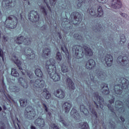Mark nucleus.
Masks as SVG:
<instances>
[{
  "mask_svg": "<svg viewBox=\"0 0 129 129\" xmlns=\"http://www.w3.org/2000/svg\"><path fill=\"white\" fill-rule=\"evenodd\" d=\"M42 107L43 108H44L45 111L46 112H47L48 113L47 116L48 115L49 118L51 119V112H48V105H47V104L45 103V102H42Z\"/></svg>",
  "mask_w": 129,
  "mask_h": 129,
  "instance_id": "31",
  "label": "nucleus"
},
{
  "mask_svg": "<svg viewBox=\"0 0 129 129\" xmlns=\"http://www.w3.org/2000/svg\"><path fill=\"white\" fill-rule=\"evenodd\" d=\"M19 102L20 103V105L22 106V107H25L27 105V101L25 100L20 99Z\"/></svg>",
  "mask_w": 129,
  "mask_h": 129,
  "instance_id": "41",
  "label": "nucleus"
},
{
  "mask_svg": "<svg viewBox=\"0 0 129 129\" xmlns=\"http://www.w3.org/2000/svg\"><path fill=\"white\" fill-rule=\"evenodd\" d=\"M59 39H62V37L61 36V35H59Z\"/></svg>",
  "mask_w": 129,
  "mask_h": 129,
  "instance_id": "63",
  "label": "nucleus"
},
{
  "mask_svg": "<svg viewBox=\"0 0 129 129\" xmlns=\"http://www.w3.org/2000/svg\"><path fill=\"white\" fill-rule=\"evenodd\" d=\"M71 115L73 117H74L75 119L77 120L80 119V115H79V113L77 112L76 109L73 108L71 112Z\"/></svg>",
  "mask_w": 129,
  "mask_h": 129,
  "instance_id": "22",
  "label": "nucleus"
},
{
  "mask_svg": "<svg viewBox=\"0 0 129 129\" xmlns=\"http://www.w3.org/2000/svg\"><path fill=\"white\" fill-rule=\"evenodd\" d=\"M74 19L77 22L76 23V25L77 24H80V22L82 21V17L81 16V14L79 13H76V16H74Z\"/></svg>",
  "mask_w": 129,
  "mask_h": 129,
  "instance_id": "26",
  "label": "nucleus"
},
{
  "mask_svg": "<svg viewBox=\"0 0 129 129\" xmlns=\"http://www.w3.org/2000/svg\"><path fill=\"white\" fill-rule=\"evenodd\" d=\"M79 126L81 129H89V126L87 122H82L79 123Z\"/></svg>",
  "mask_w": 129,
  "mask_h": 129,
  "instance_id": "30",
  "label": "nucleus"
},
{
  "mask_svg": "<svg viewBox=\"0 0 129 129\" xmlns=\"http://www.w3.org/2000/svg\"><path fill=\"white\" fill-rule=\"evenodd\" d=\"M59 121L62 123L64 126H68V123L67 122L65 121L64 119H63V117L62 116L60 117V119H59Z\"/></svg>",
  "mask_w": 129,
  "mask_h": 129,
  "instance_id": "42",
  "label": "nucleus"
},
{
  "mask_svg": "<svg viewBox=\"0 0 129 129\" xmlns=\"http://www.w3.org/2000/svg\"><path fill=\"white\" fill-rule=\"evenodd\" d=\"M117 62L118 63L121 64L122 66H128L129 65V61L128 59H127V56H120L117 58Z\"/></svg>",
  "mask_w": 129,
  "mask_h": 129,
  "instance_id": "14",
  "label": "nucleus"
},
{
  "mask_svg": "<svg viewBox=\"0 0 129 129\" xmlns=\"http://www.w3.org/2000/svg\"><path fill=\"white\" fill-rule=\"evenodd\" d=\"M98 3H101L102 4H105V7L107 9H110V5L109 4H107V2H108V0H97Z\"/></svg>",
  "mask_w": 129,
  "mask_h": 129,
  "instance_id": "34",
  "label": "nucleus"
},
{
  "mask_svg": "<svg viewBox=\"0 0 129 129\" xmlns=\"http://www.w3.org/2000/svg\"><path fill=\"white\" fill-rule=\"evenodd\" d=\"M110 6L113 9H120L121 8V1L120 0H112V4Z\"/></svg>",
  "mask_w": 129,
  "mask_h": 129,
  "instance_id": "17",
  "label": "nucleus"
},
{
  "mask_svg": "<svg viewBox=\"0 0 129 129\" xmlns=\"http://www.w3.org/2000/svg\"><path fill=\"white\" fill-rule=\"evenodd\" d=\"M90 77L92 81H93L94 80V78L93 77V78L91 77V75H90Z\"/></svg>",
  "mask_w": 129,
  "mask_h": 129,
  "instance_id": "60",
  "label": "nucleus"
},
{
  "mask_svg": "<svg viewBox=\"0 0 129 129\" xmlns=\"http://www.w3.org/2000/svg\"><path fill=\"white\" fill-rule=\"evenodd\" d=\"M98 77L99 79L103 80V78H105L106 77V75H105V73L100 72L99 74H98Z\"/></svg>",
  "mask_w": 129,
  "mask_h": 129,
  "instance_id": "39",
  "label": "nucleus"
},
{
  "mask_svg": "<svg viewBox=\"0 0 129 129\" xmlns=\"http://www.w3.org/2000/svg\"><path fill=\"white\" fill-rule=\"evenodd\" d=\"M101 29H102V27H100V26H99L98 28H97V32H99V31H101Z\"/></svg>",
  "mask_w": 129,
  "mask_h": 129,
  "instance_id": "53",
  "label": "nucleus"
},
{
  "mask_svg": "<svg viewBox=\"0 0 129 129\" xmlns=\"http://www.w3.org/2000/svg\"><path fill=\"white\" fill-rule=\"evenodd\" d=\"M95 67V61L93 59L89 60L86 64L87 69H89V70H91V69H92V68H94Z\"/></svg>",
  "mask_w": 129,
  "mask_h": 129,
  "instance_id": "21",
  "label": "nucleus"
},
{
  "mask_svg": "<svg viewBox=\"0 0 129 129\" xmlns=\"http://www.w3.org/2000/svg\"><path fill=\"white\" fill-rule=\"evenodd\" d=\"M63 108L65 110L66 113H68L69 111H70V109H71V107H72V105L68 102H65L62 106Z\"/></svg>",
  "mask_w": 129,
  "mask_h": 129,
  "instance_id": "25",
  "label": "nucleus"
},
{
  "mask_svg": "<svg viewBox=\"0 0 129 129\" xmlns=\"http://www.w3.org/2000/svg\"><path fill=\"white\" fill-rule=\"evenodd\" d=\"M13 123H14V125H15V128L17 129V125H16V122L14 120H13Z\"/></svg>",
  "mask_w": 129,
  "mask_h": 129,
  "instance_id": "58",
  "label": "nucleus"
},
{
  "mask_svg": "<svg viewBox=\"0 0 129 129\" xmlns=\"http://www.w3.org/2000/svg\"><path fill=\"white\" fill-rule=\"evenodd\" d=\"M79 3L78 4V8H82L83 7H85L86 5L88 4H91L92 3V0H78Z\"/></svg>",
  "mask_w": 129,
  "mask_h": 129,
  "instance_id": "19",
  "label": "nucleus"
},
{
  "mask_svg": "<svg viewBox=\"0 0 129 129\" xmlns=\"http://www.w3.org/2000/svg\"><path fill=\"white\" fill-rule=\"evenodd\" d=\"M61 49L62 50V52L64 53L66 57H67V58H69V52H68V50H67V48H66V46H64V48L61 47Z\"/></svg>",
  "mask_w": 129,
  "mask_h": 129,
  "instance_id": "37",
  "label": "nucleus"
},
{
  "mask_svg": "<svg viewBox=\"0 0 129 129\" xmlns=\"http://www.w3.org/2000/svg\"><path fill=\"white\" fill-rule=\"evenodd\" d=\"M55 61L53 58L47 60L45 62V68L47 69L50 78L53 81L56 82L60 80V76L56 73Z\"/></svg>",
  "mask_w": 129,
  "mask_h": 129,
  "instance_id": "1",
  "label": "nucleus"
},
{
  "mask_svg": "<svg viewBox=\"0 0 129 129\" xmlns=\"http://www.w3.org/2000/svg\"><path fill=\"white\" fill-rule=\"evenodd\" d=\"M17 125H18V127L19 129H21V128L20 127V125L19 124V123H17Z\"/></svg>",
  "mask_w": 129,
  "mask_h": 129,
  "instance_id": "61",
  "label": "nucleus"
},
{
  "mask_svg": "<svg viewBox=\"0 0 129 129\" xmlns=\"http://www.w3.org/2000/svg\"><path fill=\"white\" fill-rule=\"evenodd\" d=\"M108 107L110 110H112V108H111V105H108Z\"/></svg>",
  "mask_w": 129,
  "mask_h": 129,
  "instance_id": "55",
  "label": "nucleus"
},
{
  "mask_svg": "<svg viewBox=\"0 0 129 129\" xmlns=\"http://www.w3.org/2000/svg\"><path fill=\"white\" fill-rule=\"evenodd\" d=\"M111 127H112L113 128H114V125H111Z\"/></svg>",
  "mask_w": 129,
  "mask_h": 129,
  "instance_id": "64",
  "label": "nucleus"
},
{
  "mask_svg": "<svg viewBox=\"0 0 129 129\" xmlns=\"http://www.w3.org/2000/svg\"><path fill=\"white\" fill-rule=\"evenodd\" d=\"M41 11L44 14L45 16L47 15V12H46V9H45V7H42L41 8Z\"/></svg>",
  "mask_w": 129,
  "mask_h": 129,
  "instance_id": "45",
  "label": "nucleus"
},
{
  "mask_svg": "<svg viewBox=\"0 0 129 129\" xmlns=\"http://www.w3.org/2000/svg\"><path fill=\"white\" fill-rule=\"evenodd\" d=\"M126 41V39H125V36H124V35L122 34L120 35V44L121 45H123L124 43H125V41Z\"/></svg>",
  "mask_w": 129,
  "mask_h": 129,
  "instance_id": "38",
  "label": "nucleus"
},
{
  "mask_svg": "<svg viewBox=\"0 0 129 129\" xmlns=\"http://www.w3.org/2000/svg\"><path fill=\"white\" fill-rule=\"evenodd\" d=\"M18 25V17L11 16L8 17L5 23V26L8 29H15Z\"/></svg>",
  "mask_w": 129,
  "mask_h": 129,
  "instance_id": "4",
  "label": "nucleus"
},
{
  "mask_svg": "<svg viewBox=\"0 0 129 129\" xmlns=\"http://www.w3.org/2000/svg\"><path fill=\"white\" fill-rule=\"evenodd\" d=\"M11 75L12 76H14V77H18V76L20 75V74H19V73H18V72H17L16 69H12V72H11Z\"/></svg>",
  "mask_w": 129,
  "mask_h": 129,
  "instance_id": "36",
  "label": "nucleus"
},
{
  "mask_svg": "<svg viewBox=\"0 0 129 129\" xmlns=\"http://www.w3.org/2000/svg\"><path fill=\"white\" fill-rule=\"evenodd\" d=\"M56 58L57 61H61L62 60V56H61V53L57 52L56 55Z\"/></svg>",
  "mask_w": 129,
  "mask_h": 129,
  "instance_id": "43",
  "label": "nucleus"
},
{
  "mask_svg": "<svg viewBox=\"0 0 129 129\" xmlns=\"http://www.w3.org/2000/svg\"><path fill=\"white\" fill-rule=\"evenodd\" d=\"M106 62L107 66H111L112 65V61H113V58H112V56L110 54H107L105 58V60H101V62Z\"/></svg>",
  "mask_w": 129,
  "mask_h": 129,
  "instance_id": "16",
  "label": "nucleus"
},
{
  "mask_svg": "<svg viewBox=\"0 0 129 129\" xmlns=\"http://www.w3.org/2000/svg\"><path fill=\"white\" fill-rule=\"evenodd\" d=\"M19 83L24 87V88H27L28 87V84L27 82L23 79V78H20L19 79Z\"/></svg>",
  "mask_w": 129,
  "mask_h": 129,
  "instance_id": "29",
  "label": "nucleus"
},
{
  "mask_svg": "<svg viewBox=\"0 0 129 129\" xmlns=\"http://www.w3.org/2000/svg\"><path fill=\"white\" fill-rule=\"evenodd\" d=\"M115 105V108H118L119 110H120V109L123 107V103L120 101H116Z\"/></svg>",
  "mask_w": 129,
  "mask_h": 129,
  "instance_id": "33",
  "label": "nucleus"
},
{
  "mask_svg": "<svg viewBox=\"0 0 129 129\" xmlns=\"http://www.w3.org/2000/svg\"><path fill=\"white\" fill-rule=\"evenodd\" d=\"M15 0H4L2 2V6L8 10L10 8L15 7Z\"/></svg>",
  "mask_w": 129,
  "mask_h": 129,
  "instance_id": "15",
  "label": "nucleus"
},
{
  "mask_svg": "<svg viewBox=\"0 0 129 129\" xmlns=\"http://www.w3.org/2000/svg\"><path fill=\"white\" fill-rule=\"evenodd\" d=\"M9 38H8V37H6V36H4V41H5V42H7V41H8V39Z\"/></svg>",
  "mask_w": 129,
  "mask_h": 129,
  "instance_id": "54",
  "label": "nucleus"
},
{
  "mask_svg": "<svg viewBox=\"0 0 129 129\" xmlns=\"http://www.w3.org/2000/svg\"><path fill=\"white\" fill-rule=\"evenodd\" d=\"M88 11H89V13L91 16L93 17H102L103 16V11H102V8L99 6L98 8L97 12L98 15L96 14V9L94 8H91V9H89Z\"/></svg>",
  "mask_w": 129,
  "mask_h": 129,
  "instance_id": "8",
  "label": "nucleus"
},
{
  "mask_svg": "<svg viewBox=\"0 0 129 129\" xmlns=\"http://www.w3.org/2000/svg\"><path fill=\"white\" fill-rule=\"evenodd\" d=\"M25 115L28 119H33L36 116V112L33 109L32 106H29L25 109Z\"/></svg>",
  "mask_w": 129,
  "mask_h": 129,
  "instance_id": "6",
  "label": "nucleus"
},
{
  "mask_svg": "<svg viewBox=\"0 0 129 129\" xmlns=\"http://www.w3.org/2000/svg\"><path fill=\"white\" fill-rule=\"evenodd\" d=\"M12 60L19 68V70H21L22 75H26V73L28 76H29V78H33V77L34 76V74H33V73H32L31 72H26V70L23 69V68L21 67L22 66V62L20 60H19V59H18L17 56H16L14 54H13Z\"/></svg>",
  "mask_w": 129,
  "mask_h": 129,
  "instance_id": "3",
  "label": "nucleus"
},
{
  "mask_svg": "<svg viewBox=\"0 0 129 129\" xmlns=\"http://www.w3.org/2000/svg\"><path fill=\"white\" fill-rule=\"evenodd\" d=\"M40 96H41V97L45 98V99H49L50 97H51V94H50L49 91H48L47 89H44L43 92L41 93Z\"/></svg>",
  "mask_w": 129,
  "mask_h": 129,
  "instance_id": "23",
  "label": "nucleus"
},
{
  "mask_svg": "<svg viewBox=\"0 0 129 129\" xmlns=\"http://www.w3.org/2000/svg\"><path fill=\"white\" fill-rule=\"evenodd\" d=\"M0 129H6L5 123L3 122H0Z\"/></svg>",
  "mask_w": 129,
  "mask_h": 129,
  "instance_id": "47",
  "label": "nucleus"
},
{
  "mask_svg": "<svg viewBox=\"0 0 129 129\" xmlns=\"http://www.w3.org/2000/svg\"><path fill=\"white\" fill-rule=\"evenodd\" d=\"M20 17H21V20H22V19H23V15H22V13H21V14H20Z\"/></svg>",
  "mask_w": 129,
  "mask_h": 129,
  "instance_id": "62",
  "label": "nucleus"
},
{
  "mask_svg": "<svg viewBox=\"0 0 129 129\" xmlns=\"http://www.w3.org/2000/svg\"><path fill=\"white\" fill-rule=\"evenodd\" d=\"M80 111L81 112H83L84 114L87 115L88 113H89V111L92 113V114L96 117H97V114H96V112L93 109H91L90 106H89V109L85 108V106L83 105H81L80 106Z\"/></svg>",
  "mask_w": 129,
  "mask_h": 129,
  "instance_id": "11",
  "label": "nucleus"
},
{
  "mask_svg": "<svg viewBox=\"0 0 129 129\" xmlns=\"http://www.w3.org/2000/svg\"><path fill=\"white\" fill-rule=\"evenodd\" d=\"M94 98H95V103L96 105L97 108H98V105L97 103L99 104V106L100 108H103V104H104V100L102 97L98 96V93H96L94 95ZM97 102V103H96Z\"/></svg>",
  "mask_w": 129,
  "mask_h": 129,
  "instance_id": "9",
  "label": "nucleus"
},
{
  "mask_svg": "<svg viewBox=\"0 0 129 129\" xmlns=\"http://www.w3.org/2000/svg\"><path fill=\"white\" fill-rule=\"evenodd\" d=\"M22 50H23V51H22L23 54L25 55L26 58L28 59H34V58H35V53H34L32 49L26 47L24 49L23 48Z\"/></svg>",
  "mask_w": 129,
  "mask_h": 129,
  "instance_id": "10",
  "label": "nucleus"
},
{
  "mask_svg": "<svg viewBox=\"0 0 129 129\" xmlns=\"http://www.w3.org/2000/svg\"><path fill=\"white\" fill-rule=\"evenodd\" d=\"M61 71L63 73H66V72H68V68L66 66V64H63L61 66Z\"/></svg>",
  "mask_w": 129,
  "mask_h": 129,
  "instance_id": "40",
  "label": "nucleus"
},
{
  "mask_svg": "<svg viewBox=\"0 0 129 129\" xmlns=\"http://www.w3.org/2000/svg\"><path fill=\"white\" fill-rule=\"evenodd\" d=\"M102 93L103 94H105V95L108 94L109 93V90L108 89V86H107L106 84L105 85L102 89Z\"/></svg>",
  "mask_w": 129,
  "mask_h": 129,
  "instance_id": "32",
  "label": "nucleus"
},
{
  "mask_svg": "<svg viewBox=\"0 0 129 129\" xmlns=\"http://www.w3.org/2000/svg\"><path fill=\"white\" fill-rule=\"evenodd\" d=\"M117 81L120 84L116 85L114 86V91L116 94L120 95L122 93V90L123 89H128V86L129 84V82L126 80V79L121 78L120 79H117Z\"/></svg>",
  "mask_w": 129,
  "mask_h": 129,
  "instance_id": "2",
  "label": "nucleus"
},
{
  "mask_svg": "<svg viewBox=\"0 0 129 129\" xmlns=\"http://www.w3.org/2000/svg\"><path fill=\"white\" fill-rule=\"evenodd\" d=\"M3 109L6 110V109H7V107H6V106H3Z\"/></svg>",
  "mask_w": 129,
  "mask_h": 129,
  "instance_id": "59",
  "label": "nucleus"
},
{
  "mask_svg": "<svg viewBox=\"0 0 129 129\" xmlns=\"http://www.w3.org/2000/svg\"><path fill=\"white\" fill-rule=\"evenodd\" d=\"M74 38H75L77 40H82V36L78 35V34H75L74 35Z\"/></svg>",
  "mask_w": 129,
  "mask_h": 129,
  "instance_id": "44",
  "label": "nucleus"
},
{
  "mask_svg": "<svg viewBox=\"0 0 129 129\" xmlns=\"http://www.w3.org/2000/svg\"><path fill=\"white\" fill-rule=\"evenodd\" d=\"M14 92H19L20 91V89H18V87H14Z\"/></svg>",
  "mask_w": 129,
  "mask_h": 129,
  "instance_id": "49",
  "label": "nucleus"
},
{
  "mask_svg": "<svg viewBox=\"0 0 129 129\" xmlns=\"http://www.w3.org/2000/svg\"><path fill=\"white\" fill-rule=\"evenodd\" d=\"M30 85L32 87H33V88H35V89H38V88H43V87L45 86V81L37 79L34 82L33 80H31Z\"/></svg>",
  "mask_w": 129,
  "mask_h": 129,
  "instance_id": "7",
  "label": "nucleus"
},
{
  "mask_svg": "<svg viewBox=\"0 0 129 129\" xmlns=\"http://www.w3.org/2000/svg\"><path fill=\"white\" fill-rule=\"evenodd\" d=\"M28 19L31 22H36L39 20L38 12L36 11H31L30 14L28 15Z\"/></svg>",
  "mask_w": 129,
  "mask_h": 129,
  "instance_id": "12",
  "label": "nucleus"
},
{
  "mask_svg": "<svg viewBox=\"0 0 129 129\" xmlns=\"http://www.w3.org/2000/svg\"><path fill=\"white\" fill-rule=\"evenodd\" d=\"M34 123L36 126H39V127H44L45 126V121L42 118H38L35 121Z\"/></svg>",
  "mask_w": 129,
  "mask_h": 129,
  "instance_id": "18",
  "label": "nucleus"
},
{
  "mask_svg": "<svg viewBox=\"0 0 129 129\" xmlns=\"http://www.w3.org/2000/svg\"><path fill=\"white\" fill-rule=\"evenodd\" d=\"M54 95L56 97H57V98H64V97H65V92L61 89L55 91L54 93Z\"/></svg>",
  "mask_w": 129,
  "mask_h": 129,
  "instance_id": "20",
  "label": "nucleus"
},
{
  "mask_svg": "<svg viewBox=\"0 0 129 129\" xmlns=\"http://www.w3.org/2000/svg\"><path fill=\"white\" fill-rule=\"evenodd\" d=\"M120 15L122 17H123V18H126L127 17V15L126 14H125V13H121Z\"/></svg>",
  "mask_w": 129,
  "mask_h": 129,
  "instance_id": "51",
  "label": "nucleus"
},
{
  "mask_svg": "<svg viewBox=\"0 0 129 129\" xmlns=\"http://www.w3.org/2000/svg\"><path fill=\"white\" fill-rule=\"evenodd\" d=\"M35 73L38 77H42L43 76V73L41 69H37L35 71Z\"/></svg>",
  "mask_w": 129,
  "mask_h": 129,
  "instance_id": "35",
  "label": "nucleus"
},
{
  "mask_svg": "<svg viewBox=\"0 0 129 129\" xmlns=\"http://www.w3.org/2000/svg\"><path fill=\"white\" fill-rule=\"evenodd\" d=\"M51 55V50L50 49L46 48L43 51L42 57L43 59H47L49 58Z\"/></svg>",
  "mask_w": 129,
  "mask_h": 129,
  "instance_id": "24",
  "label": "nucleus"
},
{
  "mask_svg": "<svg viewBox=\"0 0 129 129\" xmlns=\"http://www.w3.org/2000/svg\"><path fill=\"white\" fill-rule=\"evenodd\" d=\"M0 57H2V60L4 61V52L1 49L0 50Z\"/></svg>",
  "mask_w": 129,
  "mask_h": 129,
  "instance_id": "48",
  "label": "nucleus"
},
{
  "mask_svg": "<svg viewBox=\"0 0 129 129\" xmlns=\"http://www.w3.org/2000/svg\"><path fill=\"white\" fill-rule=\"evenodd\" d=\"M112 100H110L109 101V102L111 104H112V103H113V102H114V98L112 97Z\"/></svg>",
  "mask_w": 129,
  "mask_h": 129,
  "instance_id": "52",
  "label": "nucleus"
},
{
  "mask_svg": "<svg viewBox=\"0 0 129 129\" xmlns=\"http://www.w3.org/2000/svg\"><path fill=\"white\" fill-rule=\"evenodd\" d=\"M67 83L68 86H69L70 89H73V90H74V89H75V86H74V83H73L72 80H71V79L69 78L67 79Z\"/></svg>",
  "mask_w": 129,
  "mask_h": 129,
  "instance_id": "28",
  "label": "nucleus"
},
{
  "mask_svg": "<svg viewBox=\"0 0 129 129\" xmlns=\"http://www.w3.org/2000/svg\"><path fill=\"white\" fill-rule=\"evenodd\" d=\"M30 128H31V129H36V127H35V126H33V125H31Z\"/></svg>",
  "mask_w": 129,
  "mask_h": 129,
  "instance_id": "56",
  "label": "nucleus"
},
{
  "mask_svg": "<svg viewBox=\"0 0 129 129\" xmlns=\"http://www.w3.org/2000/svg\"><path fill=\"white\" fill-rule=\"evenodd\" d=\"M44 3H45L46 7L48 8L49 11H51V8H50V6H49L48 3L46 2V0H44Z\"/></svg>",
  "mask_w": 129,
  "mask_h": 129,
  "instance_id": "50",
  "label": "nucleus"
},
{
  "mask_svg": "<svg viewBox=\"0 0 129 129\" xmlns=\"http://www.w3.org/2000/svg\"><path fill=\"white\" fill-rule=\"evenodd\" d=\"M84 49L85 50V55H88V56H92L93 53L92 52V50L90 49L87 46H84Z\"/></svg>",
  "mask_w": 129,
  "mask_h": 129,
  "instance_id": "27",
  "label": "nucleus"
},
{
  "mask_svg": "<svg viewBox=\"0 0 129 129\" xmlns=\"http://www.w3.org/2000/svg\"><path fill=\"white\" fill-rule=\"evenodd\" d=\"M120 119L122 121H124V118L121 117H120Z\"/></svg>",
  "mask_w": 129,
  "mask_h": 129,
  "instance_id": "57",
  "label": "nucleus"
},
{
  "mask_svg": "<svg viewBox=\"0 0 129 129\" xmlns=\"http://www.w3.org/2000/svg\"><path fill=\"white\" fill-rule=\"evenodd\" d=\"M17 44H23V45H30L31 38H24L23 36H20L16 40Z\"/></svg>",
  "mask_w": 129,
  "mask_h": 129,
  "instance_id": "13",
  "label": "nucleus"
},
{
  "mask_svg": "<svg viewBox=\"0 0 129 129\" xmlns=\"http://www.w3.org/2000/svg\"><path fill=\"white\" fill-rule=\"evenodd\" d=\"M73 53H75L78 59L83 58V56H84V52H83V47L79 45L74 46L73 47Z\"/></svg>",
  "mask_w": 129,
  "mask_h": 129,
  "instance_id": "5",
  "label": "nucleus"
},
{
  "mask_svg": "<svg viewBox=\"0 0 129 129\" xmlns=\"http://www.w3.org/2000/svg\"><path fill=\"white\" fill-rule=\"evenodd\" d=\"M50 6H55L56 4V0H49Z\"/></svg>",
  "mask_w": 129,
  "mask_h": 129,
  "instance_id": "46",
  "label": "nucleus"
}]
</instances>
